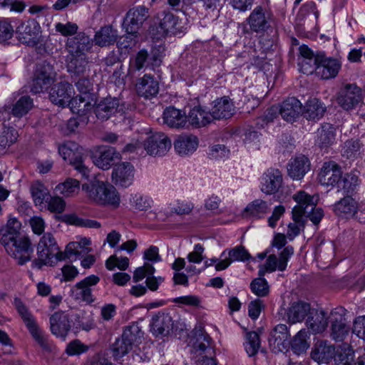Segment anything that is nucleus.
Segmentation results:
<instances>
[{
	"label": "nucleus",
	"instance_id": "nucleus-61",
	"mask_svg": "<svg viewBox=\"0 0 365 365\" xmlns=\"http://www.w3.org/2000/svg\"><path fill=\"white\" fill-rule=\"evenodd\" d=\"M294 254V248L292 246H287L284 248V250L280 252L279 259H277L278 262V270L284 271L286 269L287 266V262L289 258Z\"/></svg>",
	"mask_w": 365,
	"mask_h": 365
},
{
	"label": "nucleus",
	"instance_id": "nucleus-11",
	"mask_svg": "<svg viewBox=\"0 0 365 365\" xmlns=\"http://www.w3.org/2000/svg\"><path fill=\"white\" fill-rule=\"evenodd\" d=\"M363 101L361 88L355 83H347L336 95V102L345 110H351L359 106Z\"/></svg>",
	"mask_w": 365,
	"mask_h": 365
},
{
	"label": "nucleus",
	"instance_id": "nucleus-19",
	"mask_svg": "<svg viewBox=\"0 0 365 365\" xmlns=\"http://www.w3.org/2000/svg\"><path fill=\"white\" fill-rule=\"evenodd\" d=\"M171 147V141L163 133H156L143 143V148L150 155H163Z\"/></svg>",
	"mask_w": 365,
	"mask_h": 365
},
{
	"label": "nucleus",
	"instance_id": "nucleus-47",
	"mask_svg": "<svg viewBox=\"0 0 365 365\" xmlns=\"http://www.w3.org/2000/svg\"><path fill=\"white\" fill-rule=\"evenodd\" d=\"M33 106V99L28 96H21L14 105L11 113L16 117L21 118L27 114Z\"/></svg>",
	"mask_w": 365,
	"mask_h": 365
},
{
	"label": "nucleus",
	"instance_id": "nucleus-25",
	"mask_svg": "<svg viewBox=\"0 0 365 365\" xmlns=\"http://www.w3.org/2000/svg\"><path fill=\"white\" fill-rule=\"evenodd\" d=\"M329 316L323 309H312L306 320L307 328L313 334L323 333L327 328Z\"/></svg>",
	"mask_w": 365,
	"mask_h": 365
},
{
	"label": "nucleus",
	"instance_id": "nucleus-52",
	"mask_svg": "<svg viewBox=\"0 0 365 365\" xmlns=\"http://www.w3.org/2000/svg\"><path fill=\"white\" fill-rule=\"evenodd\" d=\"M247 341L245 348L250 356L255 355L260 347L259 337L257 332H247L246 335Z\"/></svg>",
	"mask_w": 365,
	"mask_h": 365
},
{
	"label": "nucleus",
	"instance_id": "nucleus-41",
	"mask_svg": "<svg viewBox=\"0 0 365 365\" xmlns=\"http://www.w3.org/2000/svg\"><path fill=\"white\" fill-rule=\"evenodd\" d=\"M88 65L86 54L68 53L66 56V67L69 73L76 75L84 73Z\"/></svg>",
	"mask_w": 365,
	"mask_h": 365
},
{
	"label": "nucleus",
	"instance_id": "nucleus-31",
	"mask_svg": "<svg viewBox=\"0 0 365 365\" xmlns=\"http://www.w3.org/2000/svg\"><path fill=\"white\" fill-rule=\"evenodd\" d=\"M119 158V153L112 147H103L99 149L93 155V163L103 170H108L115 158Z\"/></svg>",
	"mask_w": 365,
	"mask_h": 365
},
{
	"label": "nucleus",
	"instance_id": "nucleus-44",
	"mask_svg": "<svg viewBox=\"0 0 365 365\" xmlns=\"http://www.w3.org/2000/svg\"><path fill=\"white\" fill-rule=\"evenodd\" d=\"M334 210L338 215L354 216L357 211V203L350 196L342 198L334 205Z\"/></svg>",
	"mask_w": 365,
	"mask_h": 365
},
{
	"label": "nucleus",
	"instance_id": "nucleus-24",
	"mask_svg": "<svg viewBox=\"0 0 365 365\" xmlns=\"http://www.w3.org/2000/svg\"><path fill=\"white\" fill-rule=\"evenodd\" d=\"M118 112H123V106L116 98L108 97L101 100L95 107L96 117L102 120H108Z\"/></svg>",
	"mask_w": 365,
	"mask_h": 365
},
{
	"label": "nucleus",
	"instance_id": "nucleus-1",
	"mask_svg": "<svg viewBox=\"0 0 365 365\" xmlns=\"http://www.w3.org/2000/svg\"><path fill=\"white\" fill-rule=\"evenodd\" d=\"M21 224L16 219H9L0 230V242L7 253L23 265L31 259L33 248L30 240L20 232Z\"/></svg>",
	"mask_w": 365,
	"mask_h": 365
},
{
	"label": "nucleus",
	"instance_id": "nucleus-18",
	"mask_svg": "<svg viewBox=\"0 0 365 365\" xmlns=\"http://www.w3.org/2000/svg\"><path fill=\"white\" fill-rule=\"evenodd\" d=\"M100 282V277L91 274L76 283L71 289V292L76 299H81L87 303H93L95 297L92 293V287Z\"/></svg>",
	"mask_w": 365,
	"mask_h": 365
},
{
	"label": "nucleus",
	"instance_id": "nucleus-22",
	"mask_svg": "<svg viewBox=\"0 0 365 365\" xmlns=\"http://www.w3.org/2000/svg\"><path fill=\"white\" fill-rule=\"evenodd\" d=\"M73 88L71 83L63 81L55 84L49 92V99L58 106H65L70 101L73 94Z\"/></svg>",
	"mask_w": 365,
	"mask_h": 365
},
{
	"label": "nucleus",
	"instance_id": "nucleus-17",
	"mask_svg": "<svg viewBox=\"0 0 365 365\" xmlns=\"http://www.w3.org/2000/svg\"><path fill=\"white\" fill-rule=\"evenodd\" d=\"M135 168L128 162L116 164L112 170V182L122 187H128L133 184L135 176Z\"/></svg>",
	"mask_w": 365,
	"mask_h": 365
},
{
	"label": "nucleus",
	"instance_id": "nucleus-49",
	"mask_svg": "<svg viewBox=\"0 0 365 365\" xmlns=\"http://www.w3.org/2000/svg\"><path fill=\"white\" fill-rule=\"evenodd\" d=\"M31 192L36 205L43 204L49 195L48 189L39 181H35L31 184Z\"/></svg>",
	"mask_w": 365,
	"mask_h": 365
},
{
	"label": "nucleus",
	"instance_id": "nucleus-38",
	"mask_svg": "<svg viewBox=\"0 0 365 365\" xmlns=\"http://www.w3.org/2000/svg\"><path fill=\"white\" fill-rule=\"evenodd\" d=\"M335 136L334 127L329 123H324L317 130L316 145L322 149L327 148L334 143Z\"/></svg>",
	"mask_w": 365,
	"mask_h": 365
},
{
	"label": "nucleus",
	"instance_id": "nucleus-30",
	"mask_svg": "<svg viewBox=\"0 0 365 365\" xmlns=\"http://www.w3.org/2000/svg\"><path fill=\"white\" fill-rule=\"evenodd\" d=\"M92 46V41L88 36L80 32L74 37L68 38L66 48L68 53L86 54Z\"/></svg>",
	"mask_w": 365,
	"mask_h": 365
},
{
	"label": "nucleus",
	"instance_id": "nucleus-62",
	"mask_svg": "<svg viewBox=\"0 0 365 365\" xmlns=\"http://www.w3.org/2000/svg\"><path fill=\"white\" fill-rule=\"evenodd\" d=\"M294 254V248L292 246H287L284 248V250L280 252L279 259H277L278 262V270L284 271L286 269L287 266V262L289 258Z\"/></svg>",
	"mask_w": 365,
	"mask_h": 365
},
{
	"label": "nucleus",
	"instance_id": "nucleus-26",
	"mask_svg": "<svg viewBox=\"0 0 365 365\" xmlns=\"http://www.w3.org/2000/svg\"><path fill=\"white\" fill-rule=\"evenodd\" d=\"M186 116L187 127L191 125L194 128H201L210 123L213 120L210 111H207L200 105L193 106Z\"/></svg>",
	"mask_w": 365,
	"mask_h": 365
},
{
	"label": "nucleus",
	"instance_id": "nucleus-46",
	"mask_svg": "<svg viewBox=\"0 0 365 365\" xmlns=\"http://www.w3.org/2000/svg\"><path fill=\"white\" fill-rule=\"evenodd\" d=\"M55 190L65 197H71L79 192L80 183L76 179L68 178L63 182L57 185Z\"/></svg>",
	"mask_w": 365,
	"mask_h": 365
},
{
	"label": "nucleus",
	"instance_id": "nucleus-13",
	"mask_svg": "<svg viewBox=\"0 0 365 365\" xmlns=\"http://www.w3.org/2000/svg\"><path fill=\"white\" fill-rule=\"evenodd\" d=\"M40 34L41 26L35 19L23 21L16 28L19 41L28 46H36L39 41Z\"/></svg>",
	"mask_w": 365,
	"mask_h": 365
},
{
	"label": "nucleus",
	"instance_id": "nucleus-42",
	"mask_svg": "<svg viewBox=\"0 0 365 365\" xmlns=\"http://www.w3.org/2000/svg\"><path fill=\"white\" fill-rule=\"evenodd\" d=\"M93 101V96L79 95L75 98H71L67 105L70 106L73 113H77L79 115H84L91 109Z\"/></svg>",
	"mask_w": 365,
	"mask_h": 365
},
{
	"label": "nucleus",
	"instance_id": "nucleus-27",
	"mask_svg": "<svg viewBox=\"0 0 365 365\" xmlns=\"http://www.w3.org/2000/svg\"><path fill=\"white\" fill-rule=\"evenodd\" d=\"M163 121L165 124L170 128H187L185 112L173 106H170L165 109L163 112Z\"/></svg>",
	"mask_w": 365,
	"mask_h": 365
},
{
	"label": "nucleus",
	"instance_id": "nucleus-63",
	"mask_svg": "<svg viewBox=\"0 0 365 365\" xmlns=\"http://www.w3.org/2000/svg\"><path fill=\"white\" fill-rule=\"evenodd\" d=\"M279 113V108L277 106H272L267 109L264 115L257 119V125L259 127L263 128L264 125L268 123L272 122L277 118Z\"/></svg>",
	"mask_w": 365,
	"mask_h": 365
},
{
	"label": "nucleus",
	"instance_id": "nucleus-3",
	"mask_svg": "<svg viewBox=\"0 0 365 365\" xmlns=\"http://www.w3.org/2000/svg\"><path fill=\"white\" fill-rule=\"evenodd\" d=\"M191 343L192 358L195 360L196 365H216L212 357L214 351L212 339L207 333L202 329L195 330Z\"/></svg>",
	"mask_w": 365,
	"mask_h": 365
},
{
	"label": "nucleus",
	"instance_id": "nucleus-43",
	"mask_svg": "<svg viewBox=\"0 0 365 365\" xmlns=\"http://www.w3.org/2000/svg\"><path fill=\"white\" fill-rule=\"evenodd\" d=\"M325 106L317 98L309 100L304 107V116L308 120H319L324 114Z\"/></svg>",
	"mask_w": 365,
	"mask_h": 365
},
{
	"label": "nucleus",
	"instance_id": "nucleus-64",
	"mask_svg": "<svg viewBox=\"0 0 365 365\" xmlns=\"http://www.w3.org/2000/svg\"><path fill=\"white\" fill-rule=\"evenodd\" d=\"M76 86L83 96H93V83L88 78H81L76 83Z\"/></svg>",
	"mask_w": 365,
	"mask_h": 365
},
{
	"label": "nucleus",
	"instance_id": "nucleus-29",
	"mask_svg": "<svg viewBox=\"0 0 365 365\" xmlns=\"http://www.w3.org/2000/svg\"><path fill=\"white\" fill-rule=\"evenodd\" d=\"M277 107L279 113L288 122L294 121L302 112V103L294 97L288 98Z\"/></svg>",
	"mask_w": 365,
	"mask_h": 365
},
{
	"label": "nucleus",
	"instance_id": "nucleus-34",
	"mask_svg": "<svg viewBox=\"0 0 365 365\" xmlns=\"http://www.w3.org/2000/svg\"><path fill=\"white\" fill-rule=\"evenodd\" d=\"M118 37V30L110 25H107L96 32L93 42L98 46L106 47L113 45L117 41Z\"/></svg>",
	"mask_w": 365,
	"mask_h": 365
},
{
	"label": "nucleus",
	"instance_id": "nucleus-45",
	"mask_svg": "<svg viewBox=\"0 0 365 365\" xmlns=\"http://www.w3.org/2000/svg\"><path fill=\"white\" fill-rule=\"evenodd\" d=\"M269 210L267 202L261 199H256L249 203L245 209V212L255 218H261Z\"/></svg>",
	"mask_w": 365,
	"mask_h": 365
},
{
	"label": "nucleus",
	"instance_id": "nucleus-55",
	"mask_svg": "<svg viewBox=\"0 0 365 365\" xmlns=\"http://www.w3.org/2000/svg\"><path fill=\"white\" fill-rule=\"evenodd\" d=\"M148 58V51L145 49L140 50L130 60V71H140L145 66Z\"/></svg>",
	"mask_w": 365,
	"mask_h": 365
},
{
	"label": "nucleus",
	"instance_id": "nucleus-21",
	"mask_svg": "<svg viewBox=\"0 0 365 365\" xmlns=\"http://www.w3.org/2000/svg\"><path fill=\"white\" fill-rule=\"evenodd\" d=\"M341 176V168L335 162L329 161L324 163L319 174V180L323 185L338 188Z\"/></svg>",
	"mask_w": 365,
	"mask_h": 365
},
{
	"label": "nucleus",
	"instance_id": "nucleus-37",
	"mask_svg": "<svg viewBox=\"0 0 365 365\" xmlns=\"http://www.w3.org/2000/svg\"><path fill=\"white\" fill-rule=\"evenodd\" d=\"M309 168V161L304 155L292 159L288 164V174L293 180H300L304 177Z\"/></svg>",
	"mask_w": 365,
	"mask_h": 365
},
{
	"label": "nucleus",
	"instance_id": "nucleus-36",
	"mask_svg": "<svg viewBox=\"0 0 365 365\" xmlns=\"http://www.w3.org/2000/svg\"><path fill=\"white\" fill-rule=\"evenodd\" d=\"M138 95L146 98L155 96L158 93V82L151 76L145 74L136 83Z\"/></svg>",
	"mask_w": 365,
	"mask_h": 365
},
{
	"label": "nucleus",
	"instance_id": "nucleus-51",
	"mask_svg": "<svg viewBox=\"0 0 365 365\" xmlns=\"http://www.w3.org/2000/svg\"><path fill=\"white\" fill-rule=\"evenodd\" d=\"M358 185V175L354 173H350L346 174L344 177L341 176L338 190H344L346 193H350L355 190Z\"/></svg>",
	"mask_w": 365,
	"mask_h": 365
},
{
	"label": "nucleus",
	"instance_id": "nucleus-23",
	"mask_svg": "<svg viewBox=\"0 0 365 365\" xmlns=\"http://www.w3.org/2000/svg\"><path fill=\"white\" fill-rule=\"evenodd\" d=\"M50 328L53 335L64 341L71 328L68 314L63 312H55L50 317Z\"/></svg>",
	"mask_w": 365,
	"mask_h": 365
},
{
	"label": "nucleus",
	"instance_id": "nucleus-54",
	"mask_svg": "<svg viewBox=\"0 0 365 365\" xmlns=\"http://www.w3.org/2000/svg\"><path fill=\"white\" fill-rule=\"evenodd\" d=\"M252 292L259 297H266L269 292V287L267 280L262 277L253 279L250 284Z\"/></svg>",
	"mask_w": 365,
	"mask_h": 365
},
{
	"label": "nucleus",
	"instance_id": "nucleus-12",
	"mask_svg": "<svg viewBox=\"0 0 365 365\" xmlns=\"http://www.w3.org/2000/svg\"><path fill=\"white\" fill-rule=\"evenodd\" d=\"M272 20V14L265 8L257 6L247 18L246 22L252 32L263 34L271 28Z\"/></svg>",
	"mask_w": 365,
	"mask_h": 365
},
{
	"label": "nucleus",
	"instance_id": "nucleus-8",
	"mask_svg": "<svg viewBox=\"0 0 365 365\" xmlns=\"http://www.w3.org/2000/svg\"><path fill=\"white\" fill-rule=\"evenodd\" d=\"M56 73L53 66L43 61L36 66L31 86V91L40 93L46 91L55 81Z\"/></svg>",
	"mask_w": 365,
	"mask_h": 365
},
{
	"label": "nucleus",
	"instance_id": "nucleus-39",
	"mask_svg": "<svg viewBox=\"0 0 365 365\" xmlns=\"http://www.w3.org/2000/svg\"><path fill=\"white\" fill-rule=\"evenodd\" d=\"M312 309L310 304L303 302L293 303L287 310L288 321L292 324L302 322L308 317Z\"/></svg>",
	"mask_w": 365,
	"mask_h": 365
},
{
	"label": "nucleus",
	"instance_id": "nucleus-14",
	"mask_svg": "<svg viewBox=\"0 0 365 365\" xmlns=\"http://www.w3.org/2000/svg\"><path fill=\"white\" fill-rule=\"evenodd\" d=\"M283 185L282 173L277 168H268L260 178V190L267 195L279 192Z\"/></svg>",
	"mask_w": 365,
	"mask_h": 365
},
{
	"label": "nucleus",
	"instance_id": "nucleus-58",
	"mask_svg": "<svg viewBox=\"0 0 365 365\" xmlns=\"http://www.w3.org/2000/svg\"><path fill=\"white\" fill-rule=\"evenodd\" d=\"M18 134L13 128H6L0 135V147L6 148L11 145L17 139Z\"/></svg>",
	"mask_w": 365,
	"mask_h": 365
},
{
	"label": "nucleus",
	"instance_id": "nucleus-60",
	"mask_svg": "<svg viewBox=\"0 0 365 365\" xmlns=\"http://www.w3.org/2000/svg\"><path fill=\"white\" fill-rule=\"evenodd\" d=\"M294 254V248L292 246H287L284 248V250L280 252L279 259H277L278 262V270L284 271L286 269L287 266V262L289 258Z\"/></svg>",
	"mask_w": 365,
	"mask_h": 365
},
{
	"label": "nucleus",
	"instance_id": "nucleus-4",
	"mask_svg": "<svg viewBox=\"0 0 365 365\" xmlns=\"http://www.w3.org/2000/svg\"><path fill=\"white\" fill-rule=\"evenodd\" d=\"M88 197L93 201L102 205L118 206L120 197L116 189L111 185L102 181H96L91 184H84L82 186Z\"/></svg>",
	"mask_w": 365,
	"mask_h": 365
},
{
	"label": "nucleus",
	"instance_id": "nucleus-16",
	"mask_svg": "<svg viewBox=\"0 0 365 365\" xmlns=\"http://www.w3.org/2000/svg\"><path fill=\"white\" fill-rule=\"evenodd\" d=\"M158 32L163 36H172L181 34L184 26L181 20L169 11H163L158 15Z\"/></svg>",
	"mask_w": 365,
	"mask_h": 365
},
{
	"label": "nucleus",
	"instance_id": "nucleus-59",
	"mask_svg": "<svg viewBox=\"0 0 365 365\" xmlns=\"http://www.w3.org/2000/svg\"><path fill=\"white\" fill-rule=\"evenodd\" d=\"M55 28L56 31L59 32L63 36L76 34L78 29V25L72 22H67L66 24L57 23Z\"/></svg>",
	"mask_w": 365,
	"mask_h": 365
},
{
	"label": "nucleus",
	"instance_id": "nucleus-28",
	"mask_svg": "<svg viewBox=\"0 0 365 365\" xmlns=\"http://www.w3.org/2000/svg\"><path fill=\"white\" fill-rule=\"evenodd\" d=\"M235 111L232 101L227 96L216 99L210 110L212 119H222L230 118Z\"/></svg>",
	"mask_w": 365,
	"mask_h": 365
},
{
	"label": "nucleus",
	"instance_id": "nucleus-2",
	"mask_svg": "<svg viewBox=\"0 0 365 365\" xmlns=\"http://www.w3.org/2000/svg\"><path fill=\"white\" fill-rule=\"evenodd\" d=\"M63 255L53 235L46 232L38 242V257L32 261L31 267L40 269L43 266H54L58 261L63 260Z\"/></svg>",
	"mask_w": 365,
	"mask_h": 365
},
{
	"label": "nucleus",
	"instance_id": "nucleus-32",
	"mask_svg": "<svg viewBox=\"0 0 365 365\" xmlns=\"http://www.w3.org/2000/svg\"><path fill=\"white\" fill-rule=\"evenodd\" d=\"M334 353V346L326 341H320L314 345L311 352V357L318 364H327L333 358Z\"/></svg>",
	"mask_w": 365,
	"mask_h": 365
},
{
	"label": "nucleus",
	"instance_id": "nucleus-48",
	"mask_svg": "<svg viewBox=\"0 0 365 365\" xmlns=\"http://www.w3.org/2000/svg\"><path fill=\"white\" fill-rule=\"evenodd\" d=\"M309 333L303 329H301L294 337L292 341V348L294 351L300 354L304 352L309 346Z\"/></svg>",
	"mask_w": 365,
	"mask_h": 365
},
{
	"label": "nucleus",
	"instance_id": "nucleus-7",
	"mask_svg": "<svg viewBox=\"0 0 365 365\" xmlns=\"http://www.w3.org/2000/svg\"><path fill=\"white\" fill-rule=\"evenodd\" d=\"M58 153L64 160L73 165L83 178H89L90 170L82 161V148L76 143L68 141L63 143L59 146Z\"/></svg>",
	"mask_w": 365,
	"mask_h": 365
},
{
	"label": "nucleus",
	"instance_id": "nucleus-40",
	"mask_svg": "<svg viewBox=\"0 0 365 365\" xmlns=\"http://www.w3.org/2000/svg\"><path fill=\"white\" fill-rule=\"evenodd\" d=\"M173 320L169 314H159L153 317L151 330L156 336H166L173 328Z\"/></svg>",
	"mask_w": 365,
	"mask_h": 365
},
{
	"label": "nucleus",
	"instance_id": "nucleus-57",
	"mask_svg": "<svg viewBox=\"0 0 365 365\" xmlns=\"http://www.w3.org/2000/svg\"><path fill=\"white\" fill-rule=\"evenodd\" d=\"M132 346L128 344L123 337L116 339L113 344V355L115 359H119L125 356L131 349Z\"/></svg>",
	"mask_w": 365,
	"mask_h": 365
},
{
	"label": "nucleus",
	"instance_id": "nucleus-56",
	"mask_svg": "<svg viewBox=\"0 0 365 365\" xmlns=\"http://www.w3.org/2000/svg\"><path fill=\"white\" fill-rule=\"evenodd\" d=\"M129 265L128 257H118L116 255L110 256L106 262V267L108 270H113L118 267L120 270H125Z\"/></svg>",
	"mask_w": 365,
	"mask_h": 365
},
{
	"label": "nucleus",
	"instance_id": "nucleus-20",
	"mask_svg": "<svg viewBox=\"0 0 365 365\" xmlns=\"http://www.w3.org/2000/svg\"><path fill=\"white\" fill-rule=\"evenodd\" d=\"M220 257H224V259L215 264L217 271L227 269L233 262L248 260L250 258V255L243 246H236L234 248L224 250Z\"/></svg>",
	"mask_w": 365,
	"mask_h": 365
},
{
	"label": "nucleus",
	"instance_id": "nucleus-10",
	"mask_svg": "<svg viewBox=\"0 0 365 365\" xmlns=\"http://www.w3.org/2000/svg\"><path fill=\"white\" fill-rule=\"evenodd\" d=\"M346 310L338 307L331 311L329 314L330 323V336L336 341H342L349 333V326L345 317Z\"/></svg>",
	"mask_w": 365,
	"mask_h": 365
},
{
	"label": "nucleus",
	"instance_id": "nucleus-6",
	"mask_svg": "<svg viewBox=\"0 0 365 365\" xmlns=\"http://www.w3.org/2000/svg\"><path fill=\"white\" fill-rule=\"evenodd\" d=\"M14 305L21 317L29 333L38 345L45 350L51 349V346L44 332L38 327L33 315L21 299H14Z\"/></svg>",
	"mask_w": 365,
	"mask_h": 365
},
{
	"label": "nucleus",
	"instance_id": "nucleus-53",
	"mask_svg": "<svg viewBox=\"0 0 365 365\" xmlns=\"http://www.w3.org/2000/svg\"><path fill=\"white\" fill-rule=\"evenodd\" d=\"M142 336V332L139 327L136 324H133L125 329L122 336L128 344L133 345L138 343Z\"/></svg>",
	"mask_w": 365,
	"mask_h": 365
},
{
	"label": "nucleus",
	"instance_id": "nucleus-9",
	"mask_svg": "<svg viewBox=\"0 0 365 365\" xmlns=\"http://www.w3.org/2000/svg\"><path fill=\"white\" fill-rule=\"evenodd\" d=\"M148 17V8L145 6H134L125 14L122 24L123 29L127 34L136 36Z\"/></svg>",
	"mask_w": 365,
	"mask_h": 365
},
{
	"label": "nucleus",
	"instance_id": "nucleus-35",
	"mask_svg": "<svg viewBox=\"0 0 365 365\" xmlns=\"http://www.w3.org/2000/svg\"><path fill=\"white\" fill-rule=\"evenodd\" d=\"M290 334L287 325L279 324L277 325L271 332V336L269 339L270 345H273L279 351L286 348L289 344Z\"/></svg>",
	"mask_w": 365,
	"mask_h": 365
},
{
	"label": "nucleus",
	"instance_id": "nucleus-33",
	"mask_svg": "<svg viewBox=\"0 0 365 365\" xmlns=\"http://www.w3.org/2000/svg\"><path fill=\"white\" fill-rule=\"evenodd\" d=\"M198 146V139L193 135H180L174 142L175 151L180 155L194 153Z\"/></svg>",
	"mask_w": 365,
	"mask_h": 365
},
{
	"label": "nucleus",
	"instance_id": "nucleus-50",
	"mask_svg": "<svg viewBox=\"0 0 365 365\" xmlns=\"http://www.w3.org/2000/svg\"><path fill=\"white\" fill-rule=\"evenodd\" d=\"M299 53L303 58L301 61L304 73H312L314 71V59L316 54L307 46L302 45L299 47Z\"/></svg>",
	"mask_w": 365,
	"mask_h": 365
},
{
	"label": "nucleus",
	"instance_id": "nucleus-5",
	"mask_svg": "<svg viewBox=\"0 0 365 365\" xmlns=\"http://www.w3.org/2000/svg\"><path fill=\"white\" fill-rule=\"evenodd\" d=\"M314 66V71L318 77L329 80L337 76L342 62L339 58L327 56L324 52L319 51L316 53Z\"/></svg>",
	"mask_w": 365,
	"mask_h": 365
},
{
	"label": "nucleus",
	"instance_id": "nucleus-15",
	"mask_svg": "<svg viewBox=\"0 0 365 365\" xmlns=\"http://www.w3.org/2000/svg\"><path fill=\"white\" fill-rule=\"evenodd\" d=\"M297 205L292 209V220L301 222L302 217L313 210L317 203V197L299 190L292 197Z\"/></svg>",
	"mask_w": 365,
	"mask_h": 365
}]
</instances>
